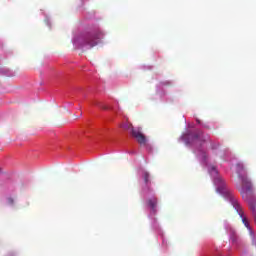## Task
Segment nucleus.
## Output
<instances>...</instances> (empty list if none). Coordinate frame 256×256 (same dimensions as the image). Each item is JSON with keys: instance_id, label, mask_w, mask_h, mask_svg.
I'll return each mask as SVG.
<instances>
[{"instance_id": "obj_5", "label": "nucleus", "mask_w": 256, "mask_h": 256, "mask_svg": "<svg viewBox=\"0 0 256 256\" xmlns=\"http://www.w3.org/2000/svg\"><path fill=\"white\" fill-rule=\"evenodd\" d=\"M194 139H199V141H207V136L203 134V131L198 130L194 135Z\"/></svg>"}, {"instance_id": "obj_11", "label": "nucleus", "mask_w": 256, "mask_h": 256, "mask_svg": "<svg viewBox=\"0 0 256 256\" xmlns=\"http://www.w3.org/2000/svg\"><path fill=\"white\" fill-rule=\"evenodd\" d=\"M144 181H145V183H149V174H148V172H144Z\"/></svg>"}, {"instance_id": "obj_12", "label": "nucleus", "mask_w": 256, "mask_h": 256, "mask_svg": "<svg viewBox=\"0 0 256 256\" xmlns=\"http://www.w3.org/2000/svg\"><path fill=\"white\" fill-rule=\"evenodd\" d=\"M9 201H10V203H13V199L12 198H10Z\"/></svg>"}, {"instance_id": "obj_4", "label": "nucleus", "mask_w": 256, "mask_h": 256, "mask_svg": "<svg viewBox=\"0 0 256 256\" xmlns=\"http://www.w3.org/2000/svg\"><path fill=\"white\" fill-rule=\"evenodd\" d=\"M239 179L242 183V188L240 190V193L242 197H245V193L251 191L253 189V184H251V180L246 175H239Z\"/></svg>"}, {"instance_id": "obj_10", "label": "nucleus", "mask_w": 256, "mask_h": 256, "mask_svg": "<svg viewBox=\"0 0 256 256\" xmlns=\"http://www.w3.org/2000/svg\"><path fill=\"white\" fill-rule=\"evenodd\" d=\"M210 173H211V175H217V168H215V166H212Z\"/></svg>"}, {"instance_id": "obj_9", "label": "nucleus", "mask_w": 256, "mask_h": 256, "mask_svg": "<svg viewBox=\"0 0 256 256\" xmlns=\"http://www.w3.org/2000/svg\"><path fill=\"white\" fill-rule=\"evenodd\" d=\"M94 105L100 107V109H103L104 111H107V109H109L107 106L101 104V102H94Z\"/></svg>"}, {"instance_id": "obj_7", "label": "nucleus", "mask_w": 256, "mask_h": 256, "mask_svg": "<svg viewBox=\"0 0 256 256\" xmlns=\"http://www.w3.org/2000/svg\"><path fill=\"white\" fill-rule=\"evenodd\" d=\"M245 171V166L243 165V163H238L236 165V172H237V175L239 177V175H244L243 172Z\"/></svg>"}, {"instance_id": "obj_3", "label": "nucleus", "mask_w": 256, "mask_h": 256, "mask_svg": "<svg viewBox=\"0 0 256 256\" xmlns=\"http://www.w3.org/2000/svg\"><path fill=\"white\" fill-rule=\"evenodd\" d=\"M131 135H132V137H134V139H136V141H137V143H139V145H147V137L145 136V134H143L141 127L132 128Z\"/></svg>"}, {"instance_id": "obj_6", "label": "nucleus", "mask_w": 256, "mask_h": 256, "mask_svg": "<svg viewBox=\"0 0 256 256\" xmlns=\"http://www.w3.org/2000/svg\"><path fill=\"white\" fill-rule=\"evenodd\" d=\"M148 205L152 209V211H156L157 209V198H151L148 200Z\"/></svg>"}, {"instance_id": "obj_8", "label": "nucleus", "mask_w": 256, "mask_h": 256, "mask_svg": "<svg viewBox=\"0 0 256 256\" xmlns=\"http://www.w3.org/2000/svg\"><path fill=\"white\" fill-rule=\"evenodd\" d=\"M121 127H122V129H124L125 131H130L131 134H132V130L134 129V128H133V125L130 124V123L122 124Z\"/></svg>"}, {"instance_id": "obj_1", "label": "nucleus", "mask_w": 256, "mask_h": 256, "mask_svg": "<svg viewBox=\"0 0 256 256\" xmlns=\"http://www.w3.org/2000/svg\"><path fill=\"white\" fill-rule=\"evenodd\" d=\"M214 184L216 185V190L220 195H223V197H226L227 199H230L235 211L238 213V215L242 219L243 225L248 229L250 237H252V241H255V232H253V229H251V225H249V220L245 217V212H243V207H241V204L237 202V199L233 196V192L227 188V184H225V180L221 176H217L214 179Z\"/></svg>"}, {"instance_id": "obj_2", "label": "nucleus", "mask_w": 256, "mask_h": 256, "mask_svg": "<svg viewBox=\"0 0 256 256\" xmlns=\"http://www.w3.org/2000/svg\"><path fill=\"white\" fill-rule=\"evenodd\" d=\"M103 38V32L99 29L87 32L82 35L76 43H79L80 47H87L88 49H93L96 45L99 44V40Z\"/></svg>"}]
</instances>
